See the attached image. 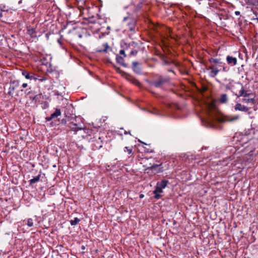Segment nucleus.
<instances>
[{"instance_id":"1","label":"nucleus","mask_w":258,"mask_h":258,"mask_svg":"<svg viewBox=\"0 0 258 258\" xmlns=\"http://www.w3.org/2000/svg\"><path fill=\"white\" fill-rule=\"evenodd\" d=\"M209 61L211 66L208 70H211L210 75L212 77L216 76L220 72H227L229 70V69L225 67V63L220 58L211 57L209 59Z\"/></svg>"},{"instance_id":"2","label":"nucleus","mask_w":258,"mask_h":258,"mask_svg":"<svg viewBox=\"0 0 258 258\" xmlns=\"http://www.w3.org/2000/svg\"><path fill=\"white\" fill-rule=\"evenodd\" d=\"M170 83V78L168 76L161 75H157L153 81L149 82L150 86L159 88L163 91L168 90Z\"/></svg>"},{"instance_id":"3","label":"nucleus","mask_w":258,"mask_h":258,"mask_svg":"<svg viewBox=\"0 0 258 258\" xmlns=\"http://www.w3.org/2000/svg\"><path fill=\"white\" fill-rule=\"evenodd\" d=\"M231 92L238 98L250 97L253 95L252 92L250 90L244 89L242 84L239 82H234L232 81Z\"/></svg>"},{"instance_id":"4","label":"nucleus","mask_w":258,"mask_h":258,"mask_svg":"<svg viewBox=\"0 0 258 258\" xmlns=\"http://www.w3.org/2000/svg\"><path fill=\"white\" fill-rule=\"evenodd\" d=\"M84 128V124L82 119L80 117L75 116L74 118H71L70 121L68 123L66 130L67 132H73L74 134H76L79 131Z\"/></svg>"},{"instance_id":"5","label":"nucleus","mask_w":258,"mask_h":258,"mask_svg":"<svg viewBox=\"0 0 258 258\" xmlns=\"http://www.w3.org/2000/svg\"><path fill=\"white\" fill-rule=\"evenodd\" d=\"M20 86V83L18 80H11L10 82V86L8 89V95L12 97H19L22 95L23 89L17 90Z\"/></svg>"},{"instance_id":"6","label":"nucleus","mask_w":258,"mask_h":258,"mask_svg":"<svg viewBox=\"0 0 258 258\" xmlns=\"http://www.w3.org/2000/svg\"><path fill=\"white\" fill-rule=\"evenodd\" d=\"M139 17H136L134 15L133 17H125L123 19V22H126V25L128 30L131 32V34H135L137 31V19Z\"/></svg>"},{"instance_id":"7","label":"nucleus","mask_w":258,"mask_h":258,"mask_svg":"<svg viewBox=\"0 0 258 258\" xmlns=\"http://www.w3.org/2000/svg\"><path fill=\"white\" fill-rule=\"evenodd\" d=\"M144 3V0H132L131 7L132 8L133 12L136 16V17H139L143 13L142 7Z\"/></svg>"},{"instance_id":"8","label":"nucleus","mask_w":258,"mask_h":258,"mask_svg":"<svg viewBox=\"0 0 258 258\" xmlns=\"http://www.w3.org/2000/svg\"><path fill=\"white\" fill-rule=\"evenodd\" d=\"M72 32L75 37H77L79 38H87L88 36L90 35L86 29L81 27L77 29L74 28Z\"/></svg>"},{"instance_id":"9","label":"nucleus","mask_w":258,"mask_h":258,"mask_svg":"<svg viewBox=\"0 0 258 258\" xmlns=\"http://www.w3.org/2000/svg\"><path fill=\"white\" fill-rule=\"evenodd\" d=\"M168 183H169V181L166 179H162L161 181L157 182L155 189L153 191V193L162 192L163 189L165 188Z\"/></svg>"},{"instance_id":"10","label":"nucleus","mask_w":258,"mask_h":258,"mask_svg":"<svg viewBox=\"0 0 258 258\" xmlns=\"http://www.w3.org/2000/svg\"><path fill=\"white\" fill-rule=\"evenodd\" d=\"M234 108L235 111L243 112L247 113L249 115H250L252 112L249 107L239 102L236 103L235 106H234Z\"/></svg>"},{"instance_id":"11","label":"nucleus","mask_w":258,"mask_h":258,"mask_svg":"<svg viewBox=\"0 0 258 258\" xmlns=\"http://www.w3.org/2000/svg\"><path fill=\"white\" fill-rule=\"evenodd\" d=\"M22 75L25 77L26 79L30 80H37L38 76L32 72H29L26 70H23L22 72Z\"/></svg>"},{"instance_id":"12","label":"nucleus","mask_w":258,"mask_h":258,"mask_svg":"<svg viewBox=\"0 0 258 258\" xmlns=\"http://www.w3.org/2000/svg\"><path fill=\"white\" fill-rule=\"evenodd\" d=\"M162 164H154L151 166L148 167L147 169L152 170V172L154 174L159 173L162 172L164 171V169L162 167H160Z\"/></svg>"},{"instance_id":"13","label":"nucleus","mask_w":258,"mask_h":258,"mask_svg":"<svg viewBox=\"0 0 258 258\" xmlns=\"http://www.w3.org/2000/svg\"><path fill=\"white\" fill-rule=\"evenodd\" d=\"M121 73L122 75H123L126 80L132 82L133 84L135 85H138L139 84V81L137 80L135 78H134L133 76L123 71H122Z\"/></svg>"},{"instance_id":"14","label":"nucleus","mask_w":258,"mask_h":258,"mask_svg":"<svg viewBox=\"0 0 258 258\" xmlns=\"http://www.w3.org/2000/svg\"><path fill=\"white\" fill-rule=\"evenodd\" d=\"M141 64L137 61H133L132 63V69L134 73L137 74H141Z\"/></svg>"},{"instance_id":"15","label":"nucleus","mask_w":258,"mask_h":258,"mask_svg":"<svg viewBox=\"0 0 258 258\" xmlns=\"http://www.w3.org/2000/svg\"><path fill=\"white\" fill-rule=\"evenodd\" d=\"M136 45V43L134 42H132V43H127L125 42H122L121 43V47L124 49L125 51H128L130 49H131L132 47H135Z\"/></svg>"},{"instance_id":"16","label":"nucleus","mask_w":258,"mask_h":258,"mask_svg":"<svg viewBox=\"0 0 258 258\" xmlns=\"http://www.w3.org/2000/svg\"><path fill=\"white\" fill-rule=\"evenodd\" d=\"M242 102L246 103H251L252 104L254 105L256 103V101L255 99V96L253 94V95L250 96V97H243L242 100Z\"/></svg>"},{"instance_id":"17","label":"nucleus","mask_w":258,"mask_h":258,"mask_svg":"<svg viewBox=\"0 0 258 258\" xmlns=\"http://www.w3.org/2000/svg\"><path fill=\"white\" fill-rule=\"evenodd\" d=\"M246 134L248 135H252L251 137H250V139L258 140L257 130H255L254 128H251L246 132Z\"/></svg>"},{"instance_id":"18","label":"nucleus","mask_w":258,"mask_h":258,"mask_svg":"<svg viewBox=\"0 0 258 258\" xmlns=\"http://www.w3.org/2000/svg\"><path fill=\"white\" fill-rule=\"evenodd\" d=\"M102 47H103V48H100L99 47H98L97 49H96V52H103V53H106L108 52V51L109 50V51H112V49L111 47H110L108 43L107 42L105 43H103L102 44Z\"/></svg>"},{"instance_id":"19","label":"nucleus","mask_w":258,"mask_h":258,"mask_svg":"<svg viewBox=\"0 0 258 258\" xmlns=\"http://www.w3.org/2000/svg\"><path fill=\"white\" fill-rule=\"evenodd\" d=\"M123 152L127 153L128 159H133L134 158L133 146L124 147Z\"/></svg>"},{"instance_id":"20","label":"nucleus","mask_w":258,"mask_h":258,"mask_svg":"<svg viewBox=\"0 0 258 258\" xmlns=\"http://www.w3.org/2000/svg\"><path fill=\"white\" fill-rule=\"evenodd\" d=\"M226 61L227 63L230 66H234L237 64V59L235 57L231 55H227L226 57Z\"/></svg>"},{"instance_id":"21","label":"nucleus","mask_w":258,"mask_h":258,"mask_svg":"<svg viewBox=\"0 0 258 258\" xmlns=\"http://www.w3.org/2000/svg\"><path fill=\"white\" fill-rule=\"evenodd\" d=\"M30 99L33 101L35 104L40 102L43 99L42 94H38L34 96H31Z\"/></svg>"},{"instance_id":"22","label":"nucleus","mask_w":258,"mask_h":258,"mask_svg":"<svg viewBox=\"0 0 258 258\" xmlns=\"http://www.w3.org/2000/svg\"><path fill=\"white\" fill-rule=\"evenodd\" d=\"M123 56H119L118 54H116V62L119 63V64H120L121 66H122V67H124V68H127V64L125 63H124V59H123Z\"/></svg>"},{"instance_id":"23","label":"nucleus","mask_w":258,"mask_h":258,"mask_svg":"<svg viewBox=\"0 0 258 258\" xmlns=\"http://www.w3.org/2000/svg\"><path fill=\"white\" fill-rule=\"evenodd\" d=\"M41 174L39 173L37 176L34 177L33 178L29 180V185L33 186V184L40 180Z\"/></svg>"},{"instance_id":"24","label":"nucleus","mask_w":258,"mask_h":258,"mask_svg":"<svg viewBox=\"0 0 258 258\" xmlns=\"http://www.w3.org/2000/svg\"><path fill=\"white\" fill-rule=\"evenodd\" d=\"M228 100V96L226 94H222L219 99V101L222 104L227 103Z\"/></svg>"},{"instance_id":"25","label":"nucleus","mask_w":258,"mask_h":258,"mask_svg":"<svg viewBox=\"0 0 258 258\" xmlns=\"http://www.w3.org/2000/svg\"><path fill=\"white\" fill-rule=\"evenodd\" d=\"M71 119V118H70V117H68L67 118H63L60 120H58V123H54V124L56 125H65L67 126L68 123L69 122V121H70Z\"/></svg>"},{"instance_id":"26","label":"nucleus","mask_w":258,"mask_h":258,"mask_svg":"<svg viewBox=\"0 0 258 258\" xmlns=\"http://www.w3.org/2000/svg\"><path fill=\"white\" fill-rule=\"evenodd\" d=\"M28 34L30 36L31 38H35L37 37L36 31L35 28L29 29L27 30Z\"/></svg>"},{"instance_id":"27","label":"nucleus","mask_w":258,"mask_h":258,"mask_svg":"<svg viewBox=\"0 0 258 258\" xmlns=\"http://www.w3.org/2000/svg\"><path fill=\"white\" fill-rule=\"evenodd\" d=\"M98 140L100 141L99 142V141H96V142L95 143H94V146H95V147L96 149L99 150L103 146V141L101 139V137H99Z\"/></svg>"},{"instance_id":"28","label":"nucleus","mask_w":258,"mask_h":258,"mask_svg":"<svg viewBox=\"0 0 258 258\" xmlns=\"http://www.w3.org/2000/svg\"><path fill=\"white\" fill-rule=\"evenodd\" d=\"M61 115V111L60 110L57 108H56L55 110V111L52 113L50 116L52 117V119L58 117V116Z\"/></svg>"},{"instance_id":"29","label":"nucleus","mask_w":258,"mask_h":258,"mask_svg":"<svg viewBox=\"0 0 258 258\" xmlns=\"http://www.w3.org/2000/svg\"><path fill=\"white\" fill-rule=\"evenodd\" d=\"M80 221H81L80 219H79L78 218L76 217L73 220H70V222L72 226H75L77 224H78Z\"/></svg>"},{"instance_id":"30","label":"nucleus","mask_w":258,"mask_h":258,"mask_svg":"<svg viewBox=\"0 0 258 258\" xmlns=\"http://www.w3.org/2000/svg\"><path fill=\"white\" fill-rule=\"evenodd\" d=\"M138 52V50L135 49V47H132V48L130 50L129 55L130 56H136Z\"/></svg>"},{"instance_id":"31","label":"nucleus","mask_w":258,"mask_h":258,"mask_svg":"<svg viewBox=\"0 0 258 258\" xmlns=\"http://www.w3.org/2000/svg\"><path fill=\"white\" fill-rule=\"evenodd\" d=\"M162 63H163V65H164V66H169L171 64L173 63L174 62L172 61L168 60L166 58H163Z\"/></svg>"},{"instance_id":"32","label":"nucleus","mask_w":258,"mask_h":258,"mask_svg":"<svg viewBox=\"0 0 258 258\" xmlns=\"http://www.w3.org/2000/svg\"><path fill=\"white\" fill-rule=\"evenodd\" d=\"M27 225L28 227H32L33 226V220L32 218H28L27 220Z\"/></svg>"},{"instance_id":"33","label":"nucleus","mask_w":258,"mask_h":258,"mask_svg":"<svg viewBox=\"0 0 258 258\" xmlns=\"http://www.w3.org/2000/svg\"><path fill=\"white\" fill-rule=\"evenodd\" d=\"M96 20L94 17H89L88 19V23H91V24H94L96 23Z\"/></svg>"},{"instance_id":"34","label":"nucleus","mask_w":258,"mask_h":258,"mask_svg":"<svg viewBox=\"0 0 258 258\" xmlns=\"http://www.w3.org/2000/svg\"><path fill=\"white\" fill-rule=\"evenodd\" d=\"M232 82H229L228 84L225 85L226 90H230L231 92Z\"/></svg>"},{"instance_id":"35","label":"nucleus","mask_w":258,"mask_h":258,"mask_svg":"<svg viewBox=\"0 0 258 258\" xmlns=\"http://www.w3.org/2000/svg\"><path fill=\"white\" fill-rule=\"evenodd\" d=\"M82 130H84L85 133L88 134L89 136H90L93 133V131L92 130L88 129L85 127L84 126V128Z\"/></svg>"},{"instance_id":"36","label":"nucleus","mask_w":258,"mask_h":258,"mask_svg":"<svg viewBox=\"0 0 258 258\" xmlns=\"http://www.w3.org/2000/svg\"><path fill=\"white\" fill-rule=\"evenodd\" d=\"M160 192H156V194H154V199H160L161 197H162V195L160 194Z\"/></svg>"},{"instance_id":"37","label":"nucleus","mask_w":258,"mask_h":258,"mask_svg":"<svg viewBox=\"0 0 258 258\" xmlns=\"http://www.w3.org/2000/svg\"><path fill=\"white\" fill-rule=\"evenodd\" d=\"M119 54H120L121 55H123V57H125L126 56V54L125 53V50L123 48H122L119 51Z\"/></svg>"},{"instance_id":"38","label":"nucleus","mask_w":258,"mask_h":258,"mask_svg":"<svg viewBox=\"0 0 258 258\" xmlns=\"http://www.w3.org/2000/svg\"><path fill=\"white\" fill-rule=\"evenodd\" d=\"M27 95H28L29 98L30 99L31 96H34L36 95V94H35L34 91H30L28 92Z\"/></svg>"},{"instance_id":"39","label":"nucleus","mask_w":258,"mask_h":258,"mask_svg":"<svg viewBox=\"0 0 258 258\" xmlns=\"http://www.w3.org/2000/svg\"><path fill=\"white\" fill-rule=\"evenodd\" d=\"M37 80H39L40 82H43V81H45L46 79L44 77H41V78H39L38 77V79Z\"/></svg>"},{"instance_id":"40","label":"nucleus","mask_w":258,"mask_h":258,"mask_svg":"<svg viewBox=\"0 0 258 258\" xmlns=\"http://www.w3.org/2000/svg\"><path fill=\"white\" fill-rule=\"evenodd\" d=\"M45 119H46V121H51V120L52 119H53L52 118V117H51V116H50L46 117L45 118Z\"/></svg>"},{"instance_id":"41","label":"nucleus","mask_w":258,"mask_h":258,"mask_svg":"<svg viewBox=\"0 0 258 258\" xmlns=\"http://www.w3.org/2000/svg\"><path fill=\"white\" fill-rule=\"evenodd\" d=\"M238 118V116H235L234 118H232L231 119H229V121H234V120H237V119Z\"/></svg>"},{"instance_id":"42","label":"nucleus","mask_w":258,"mask_h":258,"mask_svg":"<svg viewBox=\"0 0 258 258\" xmlns=\"http://www.w3.org/2000/svg\"><path fill=\"white\" fill-rule=\"evenodd\" d=\"M234 14H235V15L236 16H240V12L239 11H235V12H234Z\"/></svg>"},{"instance_id":"43","label":"nucleus","mask_w":258,"mask_h":258,"mask_svg":"<svg viewBox=\"0 0 258 258\" xmlns=\"http://www.w3.org/2000/svg\"><path fill=\"white\" fill-rule=\"evenodd\" d=\"M28 85L27 83H23L22 85V87L24 88H25L27 87Z\"/></svg>"},{"instance_id":"44","label":"nucleus","mask_w":258,"mask_h":258,"mask_svg":"<svg viewBox=\"0 0 258 258\" xmlns=\"http://www.w3.org/2000/svg\"><path fill=\"white\" fill-rule=\"evenodd\" d=\"M3 12H4V11H3V10L0 8V18L2 17Z\"/></svg>"},{"instance_id":"45","label":"nucleus","mask_w":258,"mask_h":258,"mask_svg":"<svg viewBox=\"0 0 258 258\" xmlns=\"http://www.w3.org/2000/svg\"><path fill=\"white\" fill-rule=\"evenodd\" d=\"M124 134L125 135H126V134H130V135H131V133H130V131H128V132H127V131H125V132H124Z\"/></svg>"},{"instance_id":"46","label":"nucleus","mask_w":258,"mask_h":258,"mask_svg":"<svg viewBox=\"0 0 258 258\" xmlns=\"http://www.w3.org/2000/svg\"><path fill=\"white\" fill-rule=\"evenodd\" d=\"M167 71H168V72H172V73H173V74H175V73H174V71H173V70H171V69H169V70H167Z\"/></svg>"},{"instance_id":"47","label":"nucleus","mask_w":258,"mask_h":258,"mask_svg":"<svg viewBox=\"0 0 258 258\" xmlns=\"http://www.w3.org/2000/svg\"><path fill=\"white\" fill-rule=\"evenodd\" d=\"M81 248H82V249L84 250V249H85V246L82 245V246H81Z\"/></svg>"},{"instance_id":"48","label":"nucleus","mask_w":258,"mask_h":258,"mask_svg":"<svg viewBox=\"0 0 258 258\" xmlns=\"http://www.w3.org/2000/svg\"><path fill=\"white\" fill-rule=\"evenodd\" d=\"M144 196L143 194H141V195H140V198H143L144 197Z\"/></svg>"},{"instance_id":"49","label":"nucleus","mask_w":258,"mask_h":258,"mask_svg":"<svg viewBox=\"0 0 258 258\" xmlns=\"http://www.w3.org/2000/svg\"><path fill=\"white\" fill-rule=\"evenodd\" d=\"M139 142H140V143H141L142 144H143L147 145V144H146L145 143H144V142H142V141H139Z\"/></svg>"},{"instance_id":"50","label":"nucleus","mask_w":258,"mask_h":258,"mask_svg":"<svg viewBox=\"0 0 258 258\" xmlns=\"http://www.w3.org/2000/svg\"><path fill=\"white\" fill-rule=\"evenodd\" d=\"M147 152H149V153H152V152H153L154 151H153L152 150H151V151H147Z\"/></svg>"},{"instance_id":"51","label":"nucleus","mask_w":258,"mask_h":258,"mask_svg":"<svg viewBox=\"0 0 258 258\" xmlns=\"http://www.w3.org/2000/svg\"><path fill=\"white\" fill-rule=\"evenodd\" d=\"M22 0H21L19 2V4H20L22 3Z\"/></svg>"},{"instance_id":"52","label":"nucleus","mask_w":258,"mask_h":258,"mask_svg":"<svg viewBox=\"0 0 258 258\" xmlns=\"http://www.w3.org/2000/svg\"><path fill=\"white\" fill-rule=\"evenodd\" d=\"M53 123H54V122H52L51 123V126H53Z\"/></svg>"},{"instance_id":"53","label":"nucleus","mask_w":258,"mask_h":258,"mask_svg":"<svg viewBox=\"0 0 258 258\" xmlns=\"http://www.w3.org/2000/svg\"><path fill=\"white\" fill-rule=\"evenodd\" d=\"M58 42L60 43V40H58Z\"/></svg>"},{"instance_id":"54","label":"nucleus","mask_w":258,"mask_h":258,"mask_svg":"<svg viewBox=\"0 0 258 258\" xmlns=\"http://www.w3.org/2000/svg\"><path fill=\"white\" fill-rule=\"evenodd\" d=\"M256 19H257V20L258 21V18H257Z\"/></svg>"}]
</instances>
